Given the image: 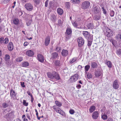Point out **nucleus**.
Wrapping results in <instances>:
<instances>
[{
	"label": "nucleus",
	"instance_id": "f257e3e1",
	"mask_svg": "<svg viewBox=\"0 0 121 121\" xmlns=\"http://www.w3.org/2000/svg\"><path fill=\"white\" fill-rule=\"evenodd\" d=\"M90 5V3L88 1H85L83 2L81 4V8L83 9H86L89 8Z\"/></svg>",
	"mask_w": 121,
	"mask_h": 121
},
{
	"label": "nucleus",
	"instance_id": "f03ea898",
	"mask_svg": "<svg viewBox=\"0 0 121 121\" xmlns=\"http://www.w3.org/2000/svg\"><path fill=\"white\" fill-rule=\"evenodd\" d=\"M25 7L26 9L28 11H31L33 10V6L30 3H27L25 4Z\"/></svg>",
	"mask_w": 121,
	"mask_h": 121
},
{
	"label": "nucleus",
	"instance_id": "7ed1b4c3",
	"mask_svg": "<svg viewBox=\"0 0 121 121\" xmlns=\"http://www.w3.org/2000/svg\"><path fill=\"white\" fill-rule=\"evenodd\" d=\"M78 74H75L74 75L71 77L70 79V81L72 82H75L78 80Z\"/></svg>",
	"mask_w": 121,
	"mask_h": 121
},
{
	"label": "nucleus",
	"instance_id": "20e7f679",
	"mask_svg": "<svg viewBox=\"0 0 121 121\" xmlns=\"http://www.w3.org/2000/svg\"><path fill=\"white\" fill-rule=\"evenodd\" d=\"M106 32L105 33V35L106 36L110 37L112 36L113 35L112 31L110 29L107 28Z\"/></svg>",
	"mask_w": 121,
	"mask_h": 121
},
{
	"label": "nucleus",
	"instance_id": "39448f33",
	"mask_svg": "<svg viewBox=\"0 0 121 121\" xmlns=\"http://www.w3.org/2000/svg\"><path fill=\"white\" fill-rule=\"evenodd\" d=\"M78 41L79 47H81L84 43V40L81 37H79L78 38Z\"/></svg>",
	"mask_w": 121,
	"mask_h": 121
},
{
	"label": "nucleus",
	"instance_id": "423d86ee",
	"mask_svg": "<svg viewBox=\"0 0 121 121\" xmlns=\"http://www.w3.org/2000/svg\"><path fill=\"white\" fill-rule=\"evenodd\" d=\"M16 94L14 91L13 89H11L10 91V96L11 97L14 99H16Z\"/></svg>",
	"mask_w": 121,
	"mask_h": 121
},
{
	"label": "nucleus",
	"instance_id": "0eeeda50",
	"mask_svg": "<svg viewBox=\"0 0 121 121\" xmlns=\"http://www.w3.org/2000/svg\"><path fill=\"white\" fill-rule=\"evenodd\" d=\"M37 59L40 62L43 63L44 60V58L42 55L39 54L37 55Z\"/></svg>",
	"mask_w": 121,
	"mask_h": 121
},
{
	"label": "nucleus",
	"instance_id": "6e6552de",
	"mask_svg": "<svg viewBox=\"0 0 121 121\" xmlns=\"http://www.w3.org/2000/svg\"><path fill=\"white\" fill-rule=\"evenodd\" d=\"M118 82L117 80H115L113 82L112 86L114 88L117 89L119 87V85L118 84Z\"/></svg>",
	"mask_w": 121,
	"mask_h": 121
},
{
	"label": "nucleus",
	"instance_id": "1a4fd4ad",
	"mask_svg": "<svg viewBox=\"0 0 121 121\" xmlns=\"http://www.w3.org/2000/svg\"><path fill=\"white\" fill-rule=\"evenodd\" d=\"M102 73V71L100 69H98L95 71V75L96 77H98L100 76Z\"/></svg>",
	"mask_w": 121,
	"mask_h": 121
},
{
	"label": "nucleus",
	"instance_id": "9d476101",
	"mask_svg": "<svg viewBox=\"0 0 121 121\" xmlns=\"http://www.w3.org/2000/svg\"><path fill=\"white\" fill-rule=\"evenodd\" d=\"M53 109L56 111L57 113H58L62 115H63L64 113L63 111L61 110L60 108H55V106H53Z\"/></svg>",
	"mask_w": 121,
	"mask_h": 121
},
{
	"label": "nucleus",
	"instance_id": "9b49d317",
	"mask_svg": "<svg viewBox=\"0 0 121 121\" xmlns=\"http://www.w3.org/2000/svg\"><path fill=\"white\" fill-rule=\"evenodd\" d=\"M94 27V26L92 23H88L86 25V28L88 29H92Z\"/></svg>",
	"mask_w": 121,
	"mask_h": 121
},
{
	"label": "nucleus",
	"instance_id": "f8f14e48",
	"mask_svg": "<svg viewBox=\"0 0 121 121\" xmlns=\"http://www.w3.org/2000/svg\"><path fill=\"white\" fill-rule=\"evenodd\" d=\"M99 113L98 111H96L94 112L92 114V117L95 119L97 118L99 116Z\"/></svg>",
	"mask_w": 121,
	"mask_h": 121
},
{
	"label": "nucleus",
	"instance_id": "ddd939ff",
	"mask_svg": "<svg viewBox=\"0 0 121 121\" xmlns=\"http://www.w3.org/2000/svg\"><path fill=\"white\" fill-rule=\"evenodd\" d=\"M52 75L54 77V78H55L57 80L60 79V77L59 75L55 72H52Z\"/></svg>",
	"mask_w": 121,
	"mask_h": 121
},
{
	"label": "nucleus",
	"instance_id": "4468645a",
	"mask_svg": "<svg viewBox=\"0 0 121 121\" xmlns=\"http://www.w3.org/2000/svg\"><path fill=\"white\" fill-rule=\"evenodd\" d=\"M50 38L49 36H47L45 39V45L46 46H48L50 43Z\"/></svg>",
	"mask_w": 121,
	"mask_h": 121
},
{
	"label": "nucleus",
	"instance_id": "2eb2a0df",
	"mask_svg": "<svg viewBox=\"0 0 121 121\" xmlns=\"http://www.w3.org/2000/svg\"><path fill=\"white\" fill-rule=\"evenodd\" d=\"M13 44L12 42H9L8 45V50L10 51L13 50Z\"/></svg>",
	"mask_w": 121,
	"mask_h": 121
},
{
	"label": "nucleus",
	"instance_id": "dca6fc26",
	"mask_svg": "<svg viewBox=\"0 0 121 121\" xmlns=\"http://www.w3.org/2000/svg\"><path fill=\"white\" fill-rule=\"evenodd\" d=\"M72 33V30L70 28H68L67 29L66 32H65L66 34L65 37L66 38H67L68 36V35H70Z\"/></svg>",
	"mask_w": 121,
	"mask_h": 121
},
{
	"label": "nucleus",
	"instance_id": "f3484780",
	"mask_svg": "<svg viewBox=\"0 0 121 121\" xmlns=\"http://www.w3.org/2000/svg\"><path fill=\"white\" fill-rule=\"evenodd\" d=\"M93 11L94 13L96 14L99 13V8L98 6H97L94 7L93 9Z\"/></svg>",
	"mask_w": 121,
	"mask_h": 121
},
{
	"label": "nucleus",
	"instance_id": "a211bd4d",
	"mask_svg": "<svg viewBox=\"0 0 121 121\" xmlns=\"http://www.w3.org/2000/svg\"><path fill=\"white\" fill-rule=\"evenodd\" d=\"M61 53L62 56H66L68 54V52L66 50L63 49Z\"/></svg>",
	"mask_w": 121,
	"mask_h": 121
},
{
	"label": "nucleus",
	"instance_id": "6ab92c4d",
	"mask_svg": "<svg viewBox=\"0 0 121 121\" xmlns=\"http://www.w3.org/2000/svg\"><path fill=\"white\" fill-rule=\"evenodd\" d=\"M26 54L29 56H31L34 54L33 52L31 50H29L26 52Z\"/></svg>",
	"mask_w": 121,
	"mask_h": 121
},
{
	"label": "nucleus",
	"instance_id": "aec40b11",
	"mask_svg": "<svg viewBox=\"0 0 121 121\" xmlns=\"http://www.w3.org/2000/svg\"><path fill=\"white\" fill-rule=\"evenodd\" d=\"M10 101L9 100L7 102H4L2 104V106L4 108H6L8 107L9 105V104L10 103Z\"/></svg>",
	"mask_w": 121,
	"mask_h": 121
},
{
	"label": "nucleus",
	"instance_id": "412c9836",
	"mask_svg": "<svg viewBox=\"0 0 121 121\" xmlns=\"http://www.w3.org/2000/svg\"><path fill=\"white\" fill-rule=\"evenodd\" d=\"M14 115L13 112H11L6 115L7 117L8 118H11L13 117Z\"/></svg>",
	"mask_w": 121,
	"mask_h": 121
},
{
	"label": "nucleus",
	"instance_id": "4be33fe9",
	"mask_svg": "<svg viewBox=\"0 0 121 121\" xmlns=\"http://www.w3.org/2000/svg\"><path fill=\"white\" fill-rule=\"evenodd\" d=\"M91 67L93 68H95L98 67L97 63L95 62H93L91 63Z\"/></svg>",
	"mask_w": 121,
	"mask_h": 121
},
{
	"label": "nucleus",
	"instance_id": "5701e85b",
	"mask_svg": "<svg viewBox=\"0 0 121 121\" xmlns=\"http://www.w3.org/2000/svg\"><path fill=\"white\" fill-rule=\"evenodd\" d=\"M57 11L58 14L60 15H62L63 13V9L60 8H59L57 9Z\"/></svg>",
	"mask_w": 121,
	"mask_h": 121
},
{
	"label": "nucleus",
	"instance_id": "b1692460",
	"mask_svg": "<svg viewBox=\"0 0 121 121\" xmlns=\"http://www.w3.org/2000/svg\"><path fill=\"white\" fill-rule=\"evenodd\" d=\"M95 109V106L92 105L91 106L89 109V111L91 113L93 112Z\"/></svg>",
	"mask_w": 121,
	"mask_h": 121
},
{
	"label": "nucleus",
	"instance_id": "393cba45",
	"mask_svg": "<svg viewBox=\"0 0 121 121\" xmlns=\"http://www.w3.org/2000/svg\"><path fill=\"white\" fill-rule=\"evenodd\" d=\"M52 73L51 72H48L47 74L48 77L51 79H54V77L52 75Z\"/></svg>",
	"mask_w": 121,
	"mask_h": 121
},
{
	"label": "nucleus",
	"instance_id": "a878e982",
	"mask_svg": "<svg viewBox=\"0 0 121 121\" xmlns=\"http://www.w3.org/2000/svg\"><path fill=\"white\" fill-rule=\"evenodd\" d=\"M51 19L52 21H56V17L55 15L54 14H52L51 17Z\"/></svg>",
	"mask_w": 121,
	"mask_h": 121
},
{
	"label": "nucleus",
	"instance_id": "bb28decb",
	"mask_svg": "<svg viewBox=\"0 0 121 121\" xmlns=\"http://www.w3.org/2000/svg\"><path fill=\"white\" fill-rule=\"evenodd\" d=\"M106 64L108 66V67L111 68L112 67V63L111 61H107L106 63Z\"/></svg>",
	"mask_w": 121,
	"mask_h": 121
},
{
	"label": "nucleus",
	"instance_id": "cd10ccee",
	"mask_svg": "<svg viewBox=\"0 0 121 121\" xmlns=\"http://www.w3.org/2000/svg\"><path fill=\"white\" fill-rule=\"evenodd\" d=\"M22 65L23 67H26L29 66V63L27 62H24L22 63Z\"/></svg>",
	"mask_w": 121,
	"mask_h": 121
},
{
	"label": "nucleus",
	"instance_id": "c85d7f7f",
	"mask_svg": "<svg viewBox=\"0 0 121 121\" xmlns=\"http://www.w3.org/2000/svg\"><path fill=\"white\" fill-rule=\"evenodd\" d=\"M65 7L67 9H69L70 6V3L69 2H66L65 3Z\"/></svg>",
	"mask_w": 121,
	"mask_h": 121
},
{
	"label": "nucleus",
	"instance_id": "c756f323",
	"mask_svg": "<svg viewBox=\"0 0 121 121\" xmlns=\"http://www.w3.org/2000/svg\"><path fill=\"white\" fill-rule=\"evenodd\" d=\"M82 34L86 38L88 37L89 34L88 32L87 31H83Z\"/></svg>",
	"mask_w": 121,
	"mask_h": 121
},
{
	"label": "nucleus",
	"instance_id": "7c9ffc66",
	"mask_svg": "<svg viewBox=\"0 0 121 121\" xmlns=\"http://www.w3.org/2000/svg\"><path fill=\"white\" fill-rule=\"evenodd\" d=\"M71 1L73 4H79L80 3V1L79 0H71Z\"/></svg>",
	"mask_w": 121,
	"mask_h": 121
},
{
	"label": "nucleus",
	"instance_id": "2f4dec72",
	"mask_svg": "<svg viewBox=\"0 0 121 121\" xmlns=\"http://www.w3.org/2000/svg\"><path fill=\"white\" fill-rule=\"evenodd\" d=\"M13 22L15 25L17 24L19 22V20L17 18H15L13 20Z\"/></svg>",
	"mask_w": 121,
	"mask_h": 121
},
{
	"label": "nucleus",
	"instance_id": "473e14b6",
	"mask_svg": "<svg viewBox=\"0 0 121 121\" xmlns=\"http://www.w3.org/2000/svg\"><path fill=\"white\" fill-rule=\"evenodd\" d=\"M8 38L7 37L6 38L4 39H3V43L4 44H7L8 43Z\"/></svg>",
	"mask_w": 121,
	"mask_h": 121
},
{
	"label": "nucleus",
	"instance_id": "72a5a7b5",
	"mask_svg": "<svg viewBox=\"0 0 121 121\" xmlns=\"http://www.w3.org/2000/svg\"><path fill=\"white\" fill-rule=\"evenodd\" d=\"M90 65H87L85 67V71L86 73V72L88 71L89 69L90 68Z\"/></svg>",
	"mask_w": 121,
	"mask_h": 121
},
{
	"label": "nucleus",
	"instance_id": "f704fd0d",
	"mask_svg": "<svg viewBox=\"0 0 121 121\" xmlns=\"http://www.w3.org/2000/svg\"><path fill=\"white\" fill-rule=\"evenodd\" d=\"M63 22V20L60 19H59L58 21V24L60 26H61L62 25Z\"/></svg>",
	"mask_w": 121,
	"mask_h": 121
},
{
	"label": "nucleus",
	"instance_id": "c9c22d12",
	"mask_svg": "<svg viewBox=\"0 0 121 121\" xmlns=\"http://www.w3.org/2000/svg\"><path fill=\"white\" fill-rule=\"evenodd\" d=\"M52 57L54 58H56L58 56V54L56 52L53 53L52 54Z\"/></svg>",
	"mask_w": 121,
	"mask_h": 121
},
{
	"label": "nucleus",
	"instance_id": "e433bc0d",
	"mask_svg": "<svg viewBox=\"0 0 121 121\" xmlns=\"http://www.w3.org/2000/svg\"><path fill=\"white\" fill-rule=\"evenodd\" d=\"M32 20H27L26 22V24L27 26H30Z\"/></svg>",
	"mask_w": 121,
	"mask_h": 121
},
{
	"label": "nucleus",
	"instance_id": "4c0bfd02",
	"mask_svg": "<svg viewBox=\"0 0 121 121\" xmlns=\"http://www.w3.org/2000/svg\"><path fill=\"white\" fill-rule=\"evenodd\" d=\"M10 58V56L8 55H6L5 56L4 59L6 61L8 60Z\"/></svg>",
	"mask_w": 121,
	"mask_h": 121
},
{
	"label": "nucleus",
	"instance_id": "58836bf2",
	"mask_svg": "<svg viewBox=\"0 0 121 121\" xmlns=\"http://www.w3.org/2000/svg\"><path fill=\"white\" fill-rule=\"evenodd\" d=\"M77 58H74L70 60L69 62L70 63H72L75 62L77 60Z\"/></svg>",
	"mask_w": 121,
	"mask_h": 121
},
{
	"label": "nucleus",
	"instance_id": "ea45409f",
	"mask_svg": "<svg viewBox=\"0 0 121 121\" xmlns=\"http://www.w3.org/2000/svg\"><path fill=\"white\" fill-rule=\"evenodd\" d=\"M54 63L56 66H59L60 64V61L59 60H56L55 61Z\"/></svg>",
	"mask_w": 121,
	"mask_h": 121
},
{
	"label": "nucleus",
	"instance_id": "a19ab883",
	"mask_svg": "<svg viewBox=\"0 0 121 121\" xmlns=\"http://www.w3.org/2000/svg\"><path fill=\"white\" fill-rule=\"evenodd\" d=\"M87 77L89 79L91 78L92 77V75L91 73H88L87 75Z\"/></svg>",
	"mask_w": 121,
	"mask_h": 121
},
{
	"label": "nucleus",
	"instance_id": "79ce46f5",
	"mask_svg": "<svg viewBox=\"0 0 121 121\" xmlns=\"http://www.w3.org/2000/svg\"><path fill=\"white\" fill-rule=\"evenodd\" d=\"M101 118L103 120H105L108 117L106 115L104 114L102 116Z\"/></svg>",
	"mask_w": 121,
	"mask_h": 121
},
{
	"label": "nucleus",
	"instance_id": "37998d69",
	"mask_svg": "<svg viewBox=\"0 0 121 121\" xmlns=\"http://www.w3.org/2000/svg\"><path fill=\"white\" fill-rule=\"evenodd\" d=\"M55 103L56 105L59 107H60L61 105V104L58 101H56Z\"/></svg>",
	"mask_w": 121,
	"mask_h": 121
},
{
	"label": "nucleus",
	"instance_id": "c03bdc74",
	"mask_svg": "<svg viewBox=\"0 0 121 121\" xmlns=\"http://www.w3.org/2000/svg\"><path fill=\"white\" fill-rule=\"evenodd\" d=\"M23 104L24 105L26 106H27L28 105V103L26 102V100H23Z\"/></svg>",
	"mask_w": 121,
	"mask_h": 121
},
{
	"label": "nucleus",
	"instance_id": "a18cd8bd",
	"mask_svg": "<svg viewBox=\"0 0 121 121\" xmlns=\"http://www.w3.org/2000/svg\"><path fill=\"white\" fill-rule=\"evenodd\" d=\"M4 39V38L3 37H1L0 38V44H2L3 43Z\"/></svg>",
	"mask_w": 121,
	"mask_h": 121
},
{
	"label": "nucleus",
	"instance_id": "49530a36",
	"mask_svg": "<svg viewBox=\"0 0 121 121\" xmlns=\"http://www.w3.org/2000/svg\"><path fill=\"white\" fill-rule=\"evenodd\" d=\"M114 12L113 10H112L110 12V16L111 17H112L114 16Z\"/></svg>",
	"mask_w": 121,
	"mask_h": 121
},
{
	"label": "nucleus",
	"instance_id": "de8ad7c7",
	"mask_svg": "<svg viewBox=\"0 0 121 121\" xmlns=\"http://www.w3.org/2000/svg\"><path fill=\"white\" fill-rule=\"evenodd\" d=\"M117 53L118 55H121V49H119L117 51Z\"/></svg>",
	"mask_w": 121,
	"mask_h": 121
},
{
	"label": "nucleus",
	"instance_id": "09e8293b",
	"mask_svg": "<svg viewBox=\"0 0 121 121\" xmlns=\"http://www.w3.org/2000/svg\"><path fill=\"white\" fill-rule=\"evenodd\" d=\"M34 1L36 4H39L40 0H34Z\"/></svg>",
	"mask_w": 121,
	"mask_h": 121
},
{
	"label": "nucleus",
	"instance_id": "8fccbe9b",
	"mask_svg": "<svg viewBox=\"0 0 121 121\" xmlns=\"http://www.w3.org/2000/svg\"><path fill=\"white\" fill-rule=\"evenodd\" d=\"M69 112L70 114H73L75 112L74 110L71 109L69 110Z\"/></svg>",
	"mask_w": 121,
	"mask_h": 121
},
{
	"label": "nucleus",
	"instance_id": "3c124183",
	"mask_svg": "<svg viewBox=\"0 0 121 121\" xmlns=\"http://www.w3.org/2000/svg\"><path fill=\"white\" fill-rule=\"evenodd\" d=\"M22 58L21 57H20L17 58V61L18 62H20L22 61Z\"/></svg>",
	"mask_w": 121,
	"mask_h": 121
},
{
	"label": "nucleus",
	"instance_id": "603ef678",
	"mask_svg": "<svg viewBox=\"0 0 121 121\" xmlns=\"http://www.w3.org/2000/svg\"><path fill=\"white\" fill-rule=\"evenodd\" d=\"M3 2L4 3L7 4L8 3L10 0H2Z\"/></svg>",
	"mask_w": 121,
	"mask_h": 121
},
{
	"label": "nucleus",
	"instance_id": "864d4df0",
	"mask_svg": "<svg viewBox=\"0 0 121 121\" xmlns=\"http://www.w3.org/2000/svg\"><path fill=\"white\" fill-rule=\"evenodd\" d=\"M88 43L87 44V45L88 46H90L92 43V42L91 41H88Z\"/></svg>",
	"mask_w": 121,
	"mask_h": 121
},
{
	"label": "nucleus",
	"instance_id": "5fc2aeb1",
	"mask_svg": "<svg viewBox=\"0 0 121 121\" xmlns=\"http://www.w3.org/2000/svg\"><path fill=\"white\" fill-rule=\"evenodd\" d=\"M3 28V26L2 25L0 24V32L2 31Z\"/></svg>",
	"mask_w": 121,
	"mask_h": 121
},
{
	"label": "nucleus",
	"instance_id": "6e6d98bb",
	"mask_svg": "<svg viewBox=\"0 0 121 121\" xmlns=\"http://www.w3.org/2000/svg\"><path fill=\"white\" fill-rule=\"evenodd\" d=\"M73 25L75 27H76L77 26V23L75 22L72 23Z\"/></svg>",
	"mask_w": 121,
	"mask_h": 121
},
{
	"label": "nucleus",
	"instance_id": "4d7b16f0",
	"mask_svg": "<svg viewBox=\"0 0 121 121\" xmlns=\"http://www.w3.org/2000/svg\"><path fill=\"white\" fill-rule=\"evenodd\" d=\"M27 93L30 96V97H32L33 96L32 94L30 93L29 91H27Z\"/></svg>",
	"mask_w": 121,
	"mask_h": 121
},
{
	"label": "nucleus",
	"instance_id": "13d9d810",
	"mask_svg": "<svg viewBox=\"0 0 121 121\" xmlns=\"http://www.w3.org/2000/svg\"><path fill=\"white\" fill-rule=\"evenodd\" d=\"M21 85L22 87H25V86L24 85V82H21Z\"/></svg>",
	"mask_w": 121,
	"mask_h": 121
},
{
	"label": "nucleus",
	"instance_id": "bf43d9fd",
	"mask_svg": "<svg viewBox=\"0 0 121 121\" xmlns=\"http://www.w3.org/2000/svg\"><path fill=\"white\" fill-rule=\"evenodd\" d=\"M48 1L47 0L45 2V6L47 7L48 5Z\"/></svg>",
	"mask_w": 121,
	"mask_h": 121
},
{
	"label": "nucleus",
	"instance_id": "052dcab7",
	"mask_svg": "<svg viewBox=\"0 0 121 121\" xmlns=\"http://www.w3.org/2000/svg\"><path fill=\"white\" fill-rule=\"evenodd\" d=\"M56 49L57 51L59 52V51H60V48L59 47H56Z\"/></svg>",
	"mask_w": 121,
	"mask_h": 121
},
{
	"label": "nucleus",
	"instance_id": "680f3d73",
	"mask_svg": "<svg viewBox=\"0 0 121 121\" xmlns=\"http://www.w3.org/2000/svg\"><path fill=\"white\" fill-rule=\"evenodd\" d=\"M28 44V43L27 42H25L24 44V46H27Z\"/></svg>",
	"mask_w": 121,
	"mask_h": 121
},
{
	"label": "nucleus",
	"instance_id": "e2e57ef3",
	"mask_svg": "<svg viewBox=\"0 0 121 121\" xmlns=\"http://www.w3.org/2000/svg\"><path fill=\"white\" fill-rule=\"evenodd\" d=\"M82 66L80 65H79L78 67V68L79 69H81L82 68Z\"/></svg>",
	"mask_w": 121,
	"mask_h": 121
},
{
	"label": "nucleus",
	"instance_id": "0e129e2a",
	"mask_svg": "<svg viewBox=\"0 0 121 121\" xmlns=\"http://www.w3.org/2000/svg\"><path fill=\"white\" fill-rule=\"evenodd\" d=\"M77 87L78 89H79L81 87V86L80 84H78L76 86Z\"/></svg>",
	"mask_w": 121,
	"mask_h": 121
},
{
	"label": "nucleus",
	"instance_id": "69168bd1",
	"mask_svg": "<svg viewBox=\"0 0 121 121\" xmlns=\"http://www.w3.org/2000/svg\"><path fill=\"white\" fill-rule=\"evenodd\" d=\"M103 8V11H104V14H106V10L104 9Z\"/></svg>",
	"mask_w": 121,
	"mask_h": 121
},
{
	"label": "nucleus",
	"instance_id": "338daca9",
	"mask_svg": "<svg viewBox=\"0 0 121 121\" xmlns=\"http://www.w3.org/2000/svg\"><path fill=\"white\" fill-rule=\"evenodd\" d=\"M22 1L23 3H25L27 1V0H22Z\"/></svg>",
	"mask_w": 121,
	"mask_h": 121
},
{
	"label": "nucleus",
	"instance_id": "774afa93",
	"mask_svg": "<svg viewBox=\"0 0 121 121\" xmlns=\"http://www.w3.org/2000/svg\"><path fill=\"white\" fill-rule=\"evenodd\" d=\"M31 102L32 103V102H33V100L34 99V98H33V96L31 97Z\"/></svg>",
	"mask_w": 121,
	"mask_h": 121
}]
</instances>
